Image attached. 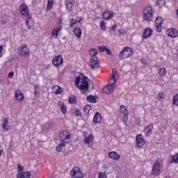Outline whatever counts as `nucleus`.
<instances>
[{
  "label": "nucleus",
  "instance_id": "f257e3e1",
  "mask_svg": "<svg viewBox=\"0 0 178 178\" xmlns=\"http://www.w3.org/2000/svg\"><path fill=\"white\" fill-rule=\"evenodd\" d=\"M118 79H119V75H118V71L116 69H113L111 72V78L108 79V85L104 86L102 89V92L109 95L113 92V90L116 87V81H118Z\"/></svg>",
  "mask_w": 178,
  "mask_h": 178
},
{
  "label": "nucleus",
  "instance_id": "f03ea898",
  "mask_svg": "<svg viewBox=\"0 0 178 178\" xmlns=\"http://www.w3.org/2000/svg\"><path fill=\"white\" fill-rule=\"evenodd\" d=\"M75 87L84 91H88V78L86 77L84 74H79L75 79Z\"/></svg>",
  "mask_w": 178,
  "mask_h": 178
},
{
  "label": "nucleus",
  "instance_id": "7ed1b4c3",
  "mask_svg": "<svg viewBox=\"0 0 178 178\" xmlns=\"http://www.w3.org/2000/svg\"><path fill=\"white\" fill-rule=\"evenodd\" d=\"M131 55H133V49L130 47H126L120 52L119 58L120 59H127V58H130Z\"/></svg>",
  "mask_w": 178,
  "mask_h": 178
},
{
  "label": "nucleus",
  "instance_id": "20e7f679",
  "mask_svg": "<svg viewBox=\"0 0 178 178\" xmlns=\"http://www.w3.org/2000/svg\"><path fill=\"white\" fill-rule=\"evenodd\" d=\"M18 54L21 56H24V58L30 56V49H29V46L27 44H22L18 48Z\"/></svg>",
  "mask_w": 178,
  "mask_h": 178
},
{
  "label": "nucleus",
  "instance_id": "39448f33",
  "mask_svg": "<svg viewBox=\"0 0 178 178\" xmlns=\"http://www.w3.org/2000/svg\"><path fill=\"white\" fill-rule=\"evenodd\" d=\"M59 138L61 140V143L69 144V143H70V132L67 131H60L59 134Z\"/></svg>",
  "mask_w": 178,
  "mask_h": 178
},
{
  "label": "nucleus",
  "instance_id": "423d86ee",
  "mask_svg": "<svg viewBox=\"0 0 178 178\" xmlns=\"http://www.w3.org/2000/svg\"><path fill=\"white\" fill-rule=\"evenodd\" d=\"M152 7L147 6L143 10V17L147 22H151L152 20Z\"/></svg>",
  "mask_w": 178,
  "mask_h": 178
},
{
  "label": "nucleus",
  "instance_id": "0eeeda50",
  "mask_svg": "<svg viewBox=\"0 0 178 178\" xmlns=\"http://www.w3.org/2000/svg\"><path fill=\"white\" fill-rule=\"evenodd\" d=\"M161 168H162L161 161H155L152 166V175H153V176H159V175H161Z\"/></svg>",
  "mask_w": 178,
  "mask_h": 178
},
{
  "label": "nucleus",
  "instance_id": "6e6552de",
  "mask_svg": "<svg viewBox=\"0 0 178 178\" xmlns=\"http://www.w3.org/2000/svg\"><path fill=\"white\" fill-rule=\"evenodd\" d=\"M70 176L72 178H83V172L77 166H74L70 172Z\"/></svg>",
  "mask_w": 178,
  "mask_h": 178
},
{
  "label": "nucleus",
  "instance_id": "1a4fd4ad",
  "mask_svg": "<svg viewBox=\"0 0 178 178\" xmlns=\"http://www.w3.org/2000/svg\"><path fill=\"white\" fill-rule=\"evenodd\" d=\"M19 12L22 16L24 17H27L29 15H30V9L29 8V6L26 5V3H22L19 7Z\"/></svg>",
  "mask_w": 178,
  "mask_h": 178
},
{
  "label": "nucleus",
  "instance_id": "9d476101",
  "mask_svg": "<svg viewBox=\"0 0 178 178\" xmlns=\"http://www.w3.org/2000/svg\"><path fill=\"white\" fill-rule=\"evenodd\" d=\"M145 144V139H144V136L142 134H138L136 137V147L140 148V147H143Z\"/></svg>",
  "mask_w": 178,
  "mask_h": 178
},
{
  "label": "nucleus",
  "instance_id": "9b49d317",
  "mask_svg": "<svg viewBox=\"0 0 178 178\" xmlns=\"http://www.w3.org/2000/svg\"><path fill=\"white\" fill-rule=\"evenodd\" d=\"M89 66L93 70H95L99 67V61L97 58H90L89 60Z\"/></svg>",
  "mask_w": 178,
  "mask_h": 178
},
{
  "label": "nucleus",
  "instance_id": "f8f14e48",
  "mask_svg": "<svg viewBox=\"0 0 178 178\" xmlns=\"http://www.w3.org/2000/svg\"><path fill=\"white\" fill-rule=\"evenodd\" d=\"M152 33H154V31H152L151 28L145 29L142 35L143 40H147V38H149V37L152 35Z\"/></svg>",
  "mask_w": 178,
  "mask_h": 178
},
{
  "label": "nucleus",
  "instance_id": "ddd939ff",
  "mask_svg": "<svg viewBox=\"0 0 178 178\" xmlns=\"http://www.w3.org/2000/svg\"><path fill=\"white\" fill-rule=\"evenodd\" d=\"M84 143L88 145V147H92V144H94V135L90 134L86 136L84 138Z\"/></svg>",
  "mask_w": 178,
  "mask_h": 178
},
{
  "label": "nucleus",
  "instance_id": "4468645a",
  "mask_svg": "<svg viewBox=\"0 0 178 178\" xmlns=\"http://www.w3.org/2000/svg\"><path fill=\"white\" fill-rule=\"evenodd\" d=\"M167 35L170 38H177L178 37L177 29L174 28H170L167 31Z\"/></svg>",
  "mask_w": 178,
  "mask_h": 178
},
{
  "label": "nucleus",
  "instance_id": "2eb2a0df",
  "mask_svg": "<svg viewBox=\"0 0 178 178\" xmlns=\"http://www.w3.org/2000/svg\"><path fill=\"white\" fill-rule=\"evenodd\" d=\"M52 63L56 67H58V66H60L63 63V58L60 56H57L53 58Z\"/></svg>",
  "mask_w": 178,
  "mask_h": 178
},
{
  "label": "nucleus",
  "instance_id": "dca6fc26",
  "mask_svg": "<svg viewBox=\"0 0 178 178\" xmlns=\"http://www.w3.org/2000/svg\"><path fill=\"white\" fill-rule=\"evenodd\" d=\"M15 99L17 101H23L24 99V95H23V93L22 92V90H17L15 92Z\"/></svg>",
  "mask_w": 178,
  "mask_h": 178
},
{
  "label": "nucleus",
  "instance_id": "f3484780",
  "mask_svg": "<svg viewBox=\"0 0 178 178\" xmlns=\"http://www.w3.org/2000/svg\"><path fill=\"white\" fill-rule=\"evenodd\" d=\"M152 130H154V126L152 124H149L146 128L144 129V133L146 137H149L152 134Z\"/></svg>",
  "mask_w": 178,
  "mask_h": 178
},
{
  "label": "nucleus",
  "instance_id": "a211bd4d",
  "mask_svg": "<svg viewBox=\"0 0 178 178\" xmlns=\"http://www.w3.org/2000/svg\"><path fill=\"white\" fill-rule=\"evenodd\" d=\"M57 106H58L59 109L60 110V111L63 115H65V113L67 112V108L65 105V103H63V102L59 101L57 104Z\"/></svg>",
  "mask_w": 178,
  "mask_h": 178
},
{
  "label": "nucleus",
  "instance_id": "6ab92c4d",
  "mask_svg": "<svg viewBox=\"0 0 178 178\" xmlns=\"http://www.w3.org/2000/svg\"><path fill=\"white\" fill-rule=\"evenodd\" d=\"M108 158L113 161H119L120 159V155L118 154L116 152H111L108 153Z\"/></svg>",
  "mask_w": 178,
  "mask_h": 178
},
{
  "label": "nucleus",
  "instance_id": "aec40b11",
  "mask_svg": "<svg viewBox=\"0 0 178 178\" xmlns=\"http://www.w3.org/2000/svg\"><path fill=\"white\" fill-rule=\"evenodd\" d=\"M16 176L17 178H30L31 177V174L29 172H19Z\"/></svg>",
  "mask_w": 178,
  "mask_h": 178
},
{
  "label": "nucleus",
  "instance_id": "412c9836",
  "mask_svg": "<svg viewBox=\"0 0 178 178\" xmlns=\"http://www.w3.org/2000/svg\"><path fill=\"white\" fill-rule=\"evenodd\" d=\"M102 17L105 20H109V19L113 17V13L111 11H106L103 13Z\"/></svg>",
  "mask_w": 178,
  "mask_h": 178
},
{
  "label": "nucleus",
  "instance_id": "4be33fe9",
  "mask_svg": "<svg viewBox=\"0 0 178 178\" xmlns=\"http://www.w3.org/2000/svg\"><path fill=\"white\" fill-rule=\"evenodd\" d=\"M52 91H53L54 94L60 95V94H62L63 89L61 87H60L59 86H54L52 88Z\"/></svg>",
  "mask_w": 178,
  "mask_h": 178
},
{
  "label": "nucleus",
  "instance_id": "5701e85b",
  "mask_svg": "<svg viewBox=\"0 0 178 178\" xmlns=\"http://www.w3.org/2000/svg\"><path fill=\"white\" fill-rule=\"evenodd\" d=\"M26 25L27 26L28 29H31L33 26H34V20L31 17H28L26 21Z\"/></svg>",
  "mask_w": 178,
  "mask_h": 178
},
{
  "label": "nucleus",
  "instance_id": "b1692460",
  "mask_svg": "<svg viewBox=\"0 0 178 178\" xmlns=\"http://www.w3.org/2000/svg\"><path fill=\"white\" fill-rule=\"evenodd\" d=\"M60 30H62L61 27H58V28L53 29V31L51 32L52 37L54 38H58V36L59 35V31H60Z\"/></svg>",
  "mask_w": 178,
  "mask_h": 178
},
{
  "label": "nucleus",
  "instance_id": "393cba45",
  "mask_svg": "<svg viewBox=\"0 0 178 178\" xmlns=\"http://www.w3.org/2000/svg\"><path fill=\"white\" fill-rule=\"evenodd\" d=\"M80 22H81V17H76V19L74 17L72 18L70 21V27H73L76 23H80Z\"/></svg>",
  "mask_w": 178,
  "mask_h": 178
},
{
  "label": "nucleus",
  "instance_id": "a878e982",
  "mask_svg": "<svg viewBox=\"0 0 178 178\" xmlns=\"http://www.w3.org/2000/svg\"><path fill=\"white\" fill-rule=\"evenodd\" d=\"M9 122H8L7 119H5L1 124V127L3 130V131H9V125L8 124Z\"/></svg>",
  "mask_w": 178,
  "mask_h": 178
},
{
  "label": "nucleus",
  "instance_id": "bb28decb",
  "mask_svg": "<svg viewBox=\"0 0 178 178\" xmlns=\"http://www.w3.org/2000/svg\"><path fill=\"white\" fill-rule=\"evenodd\" d=\"M34 95L36 98H38L41 94V91L40 90V85L37 84L34 86Z\"/></svg>",
  "mask_w": 178,
  "mask_h": 178
},
{
  "label": "nucleus",
  "instance_id": "cd10ccee",
  "mask_svg": "<svg viewBox=\"0 0 178 178\" xmlns=\"http://www.w3.org/2000/svg\"><path fill=\"white\" fill-rule=\"evenodd\" d=\"M101 119H102L101 113H96L94 115V118H93V122L95 123H100L101 122Z\"/></svg>",
  "mask_w": 178,
  "mask_h": 178
},
{
  "label": "nucleus",
  "instance_id": "c85d7f7f",
  "mask_svg": "<svg viewBox=\"0 0 178 178\" xmlns=\"http://www.w3.org/2000/svg\"><path fill=\"white\" fill-rule=\"evenodd\" d=\"M73 3H74V0H67L66 7L68 10H72V8H73Z\"/></svg>",
  "mask_w": 178,
  "mask_h": 178
},
{
  "label": "nucleus",
  "instance_id": "c756f323",
  "mask_svg": "<svg viewBox=\"0 0 178 178\" xmlns=\"http://www.w3.org/2000/svg\"><path fill=\"white\" fill-rule=\"evenodd\" d=\"M81 29L80 28H75L74 30V33L76 35V37H77V38H81Z\"/></svg>",
  "mask_w": 178,
  "mask_h": 178
},
{
  "label": "nucleus",
  "instance_id": "7c9ffc66",
  "mask_svg": "<svg viewBox=\"0 0 178 178\" xmlns=\"http://www.w3.org/2000/svg\"><path fill=\"white\" fill-rule=\"evenodd\" d=\"M65 142H60L56 147L57 152H61L62 149H63V147H65Z\"/></svg>",
  "mask_w": 178,
  "mask_h": 178
},
{
  "label": "nucleus",
  "instance_id": "2f4dec72",
  "mask_svg": "<svg viewBox=\"0 0 178 178\" xmlns=\"http://www.w3.org/2000/svg\"><path fill=\"white\" fill-rule=\"evenodd\" d=\"M52 127H54V123L51 122H46L43 126L44 130H49V129H52Z\"/></svg>",
  "mask_w": 178,
  "mask_h": 178
},
{
  "label": "nucleus",
  "instance_id": "473e14b6",
  "mask_svg": "<svg viewBox=\"0 0 178 178\" xmlns=\"http://www.w3.org/2000/svg\"><path fill=\"white\" fill-rule=\"evenodd\" d=\"M6 23H8V17L3 15L0 17V26H3V24H6Z\"/></svg>",
  "mask_w": 178,
  "mask_h": 178
},
{
  "label": "nucleus",
  "instance_id": "72a5a7b5",
  "mask_svg": "<svg viewBox=\"0 0 178 178\" xmlns=\"http://www.w3.org/2000/svg\"><path fill=\"white\" fill-rule=\"evenodd\" d=\"M98 54V50L97 49H91L89 51V55L91 58H95V56L97 55Z\"/></svg>",
  "mask_w": 178,
  "mask_h": 178
},
{
  "label": "nucleus",
  "instance_id": "f704fd0d",
  "mask_svg": "<svg viewBox=\"0 0 178 178\" xmlns=\"http://www.w3.org/2000/svg\"><path fill=\"white\" fill-rule=\"evenodd\" d=\"M87 101H88V102H90L91 104H95L97 102V98H95V96L88 95L87 97Z\"/></svg>",
  "mask_w": 178,
  "mask_h": 178
},
{
  "label": "nucleus",
  "instance_id": "c9c22d12",
  "mask_svg": "<svg viewBox=\"0 0 178 178\" xmlns=\"http://www.w3.org/2000/svg\"><path fill=\"white\" fill-rule=\"evenodd\" d=\"M170 163H178V154L171 156V161H170Z\"/></svg>",
  "mask_w": 178,
  "mask_h": 178
},
{
  "label": "nucleus",
  "instance_id": "e433bc0d",
  "mask_svg": "<svg viewBox=\"0 0 178 178\" xmlns=\"http://www.w3.org/2000/svg\"><path fill=\"white\" fill-rule=\"evenodd\" d=\"M54 8V0H47V9L51 10Z\"/></svg>",
  "mask_w": 178,
  "mask_h": 178
},
{
  "label": "nucleus",
  "instance_id": "4c0bfd02",
  "mask_svg": "<svg viewBox=\"0 0 178 178\" xmlns=\"http://www.w3.org/2000/svg\"><path fill=\"white\" fill-rule=\"evenodd\" d=\"M162 23H163V19L161 17H157L155 20V25H162Z\"/></svg>",
  "mask_w": 178,
  "mask_h": 178
},
{
  "label": "nucleus",
  "instance_id": "58836bf2",
  "mask_svg": "<svg viewBox=\"0 0 178 178\" xmlns=\"http://www.w3.org/2000/svg\"><path fill=\"white\" fill-rule=\"evenodd\" d=\"M163 98H165V93H163V92H160L156 96V99L160 102L162 101Z\"/></svg>",
  "mask_w": 178,
  "mask_h": 178
},
{
  "label": "nucleus",
  "instance_id": "ea45409f",
  "mask_svg": "<svg viewBox=\"0 0 178 178\" xmlns=\"http://www.w3.org/2000/svg\"><path fill=\"white\" fill-rule=\"evenodd\" d=\"M72 112L74 115H75V116H79V118H81L82 114L81 111L79 109L74 108Z\"/></svg>",
  "mask_w": 178,
  "mask_h": 178
},
{
  "label": "nucleus",
  "instance_id": "a19ab883",
  "mask_svg": "<svg viewBox=\"0 0 178 178\" xmlns=\"http://www.w3.org/2000/svg\"><path fill=\"white\" fill-rule=\"evenodd\" d=\"M120 112H122V113H123V115H127L128 111H127V108H126V106L121 105L120 106Z\"/></svg>",
  "mask_w": 178,
  "mask_h": 178
},
{
  "label": "nucleus",
  "instance_id": "79ce46f5",
  "mask_svg": "<svg viewBox=\"0 0 178 178\" xmlns=\"http://www.w3.org/2000/svg\"><path fill=\"white\" fill-rule=\"evenodd\" d=\"M90 111L91 106H90V105H87L84 107L83 112L85 115H88Z\"/></svg>",
  "mask_w": 178,
  "mask_h": 178
},
{
  "label": "nucleus",
  "instance_id": "37998d69",
  "mask_svg": "<svg viewBox=\"0 0 178 178\" xmlns=\"http://www.w3.org/2000/svg\"><path fill=\"white\" fill-rule=\"evenodd\" d=\"M159 76H165L166 74V69L165 67H161L159 69Z\"/></svg>",
  "mask_w": 178,
  "mask_h": 178
},
{
  "label": "nucleus",
  "instance_id": "c03bdc74",
  "mask_svg": "<svg viewBox=\"0 0 178 178\" xmlns=\"http://www.w3.org/2000/svg\"><path fill=\"white\" fill-rule=\"evenodd\" d=\"M99 26H100L101 30H103L104 31L106 30V24L105 23V21L104 20L101 21Z\"/></svg>",
  "mask_w": 178,
  "mask_h": 178
},
{
  "label": "nucleus",
  "instance_id": "a18cd8bd",
  "mask_svg": "<svg viewBox=\"0 0 178 178\" xmlns=\"http://www.w3.org/2000/svg\"><path fill=\"white\" fill-rule=\"evenodd\" d=\"M172 104L175 106H178V94L175 95L172 99Z\"/></svg>",
  "mask_w": 178,
  "mask_h": 178
},
{
  "label": "nucleus",
  "instance_id": "49530a36",
  "mask_svg": "<svg viewBox=\"0 0 178 178\" xmlns=\"http://www.w3.org/2000/svg\"><path fill=\"white\" fill-rule=\"evenodd\" d=\"M156 5L157 6H159V8H161V6H163V5H165V0H157Z\"/></svg>",
  "mask_w": 178,
  "mask_h": 178
},
{
  "label": "nucleus",
  "instance_id": "de8ad7c7",
  "mask_svg": "<svg viewBox=\"0 0 178 178\" xmlns=\"http://www.w3.org/2000/svg\"><path fill=\"white\" fill-rule=\"evenodd\" d=\"M69 102L70 104H76V97L70 96L69 98Z\"/></svg>",
  "mask_w": 178,
  "mask_h": 178
},
{
  "label": "nucleus",
  "instance_id": "09e8293b",
  "mask_svg": "<svg viewBox=\"0 0 178 178\" xmlns=\"http://www.w3.org/2000/svg\"><path fill=\"white\" fill-rule=\"evenodd\" d=\"M108 47H106V46H99L98 47V49L99 51V52H105V51H106V49Z\"/></svg>",
  "mask_w": 178,
  "mask_h": 178
},
{
  "label": "nucleus",
  "instance_id": "8fccbe9b",
  "mask_svg": "<svg viewBox=\"0 0 178 178\" xmlns=\"http://www.w3.org/2000/svg\"><path fill=\"white\" fill-rule=\"evenodd\" d=\"M127 114H124L123 115V123L125 126H127V120H128Z\"/></svg>",
  "mask_w": 178,
  "mask_h": 178
},
{
  "label": "nucleus",
  "instance_id": "3c124183",
  "mask_svg": "<svg viewBox=\"0 0 178 178\" xmlns=\"http://www.w3.org/2000/svg\"><path fill=\"white\" fill-rule=\"evenodd\" d=\"M24 167H23V165H22L21 164H17V172H19V173H22V170H24Z\"/></svg>",
  "mask_w": 178,
  "mask_h": 178
},
{
  "label": "nucleus",
  "instance_id": "603ef678",
  "mask_svg": "<svg viewBox=\"0 0 178 178\" xmlns=\"http://www.w3.org/2000/svg\"><path fill=\"white\" fill-rule=\"evenodd\" d=\"M98 176H99V178H106V174H105L104 172H99L98 173Z\"/></svg>",
  "mask_w": 178,
  "mask_h": 178
},
{
  "label": "nucleus",
  "instance_id": "864d4df0",
  "mask_svg": "<svg viewBox=\"0 0 178 178\" xmlns=\"http://www.w3.org/2000/svg\"><path fill=\"white\" fill-rule=\"evenodd\" d=\"M156 30L158 33H161L162 31V25H156Z\"/></svg>",
  "mask_w": 178,
  "mask_h": 178
},
{
  "label": "nucleus",
  "instance_id": "5fc2aeb1",
  "mask_svg": "<svg viewBox=\"0 0 178 178\" xmlns=\"http://www.w3.org/2000/svg\"><path fill=\"white\" fill-rule=\"evenodd\" d=\"M3 46H0V58H2L3 56Z\"/></svg>",
  "mask_w": 178,
  "mask_h": 178
},
{
  "label": "nucleus",
  "instance_id": "6e6d98bb",
  "mask_svg": "<svg viewBox=\"0 0 178 178\" xmlns=\"http://www.w3.org/2000/svg\"><path fill=\"white\" fill-rule=\"evenodd\" d=\"M141 63H143V65H148V62L147 61V59L145 58H142L140 60Z\"/></svg>",
  "mask_w": 178,
  "mask_h": 178
},
{
  "label": "nucleus",
  "instance_id": "4d7b16f0",
  "mask_svg": "<svg viewBox=\"0 0 178 178\" xmlns=\"http://www.w3.org/2000/svg\"><path fill=\"white\" fill-rule=\"evenodd\" d=\"M13 76H15V73L13 72H10L8 74V79H13Z\"/></svg>",
  "mask_w": 178,
  "mask_h": 178
},
{
  "label": "nucleus",
  "instance_id": "13d9d810",
  "mask_svg": "<svg viewBox=\"0 0 178 178\" xmlns=\"http://www.w3.org/2000/svg\"><path fill=\"white\" fill-rule=\"evenodd\" d=\"M106 52L107 55H112V51H111V49H108V47L106 49Z\"/></svg>",
  "mask_w": 178,
  "mask_h": 178
},
{
  "label": "nucleus",
  "instance_id": "bf43d9fd",
  "mask_svg": "<svg viewBox=\"0 0 178 178\" xmlns=\"http://www.w3.org/2000/svg\"><path fill=\"white\" fill-rule=\"evenodd\" d=\"M118 27V25L116 24H113L112 26H111V30L113 31H115V30H116V28Z\"/></svg>",
  "mask_w": 178,
  "mask_h": 178
},
{
  "label": "nucleus",
  "instance_id": "052dcab7",
  "mask_svg": "<svg viewBox=\"0 0 178 178\" xmlns=\"http://www.w3.org/2000/svg\"><path fill=\"white\" fill-rule=\"evenodd\" d=\"M3 153V147L0 146V156H1Z\"/></svg>",
  "mask_w": 178,
  "mask_h": 178
},
{
  "label": "nucleus",
  "instance_id": "680f3d73",
  "mask_svg": "<svg viewBox=\"0 0 178 178\" xmlns=\"http://www.w3.org/2000/svg\"><path fill=\"white\" fill-rule=\"evenodd\" d=\"M58 23L60 27L62 29V19H59Z\"/></svg>",
  "mask_w": 178,
  "mask_h": 178
},
{
  "label": "nucleus",
  "instance_id": "e2e57ef3",
  "mask_svg": "<svg viewBox=\"0 0 178 178\" xmlns=\"http://www.w3.org/2000/svg\"><path fill=\"white\" fill-rule=\"evenodd\" d=\"M119 33H120V34H123V30H120Z\"/></svg>",
  "mask_w": 178,
  "mask_h": 178
},
{
  "label": "nucleus",
  "instance_id": "0e129e2a",
  "mask_svg": "<svg viewBox=\"0 0 178 178\" xmlns=\"http://www.w3.org/2000/svg\"><path fill=\"white\" fill-rule=\"evenodd\" d=\"M177 16H178V8H177Z\"/></svg>",
  "mask_w": 178,
  "mask_h": 178
}]
</instances>
